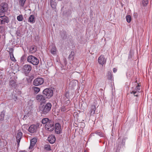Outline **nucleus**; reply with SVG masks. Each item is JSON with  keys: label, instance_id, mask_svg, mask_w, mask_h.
I'll return each mask as SVG.
<instances>
[{"label": "nucleus", "instance_id": "28", "mask_svg": "<svg viewBox=\"0 0 152 152\" xmlns=\"http://www.w3.org/2000/svg\"><path fill=\"white\" fill-rule=\"evenodd\" d=\"M23 17L22 15H19L17 17V19L19 21H22L23 20Z\"/></svg>", "mask_w": 152, "mask_h": 152}, {"label": "nucleus", "instance_id": "16", "mask_svg": "<svg viewBox=\"0 0 152 152\" xmlns=\"http://www.w3.org/2000/svg\"><path fill=\"white\" fill-rule=\"evenodd\" d=\"M37 140L36 138H34L31 140L30 146L29 147V149L32 148L34 146L37 142Z\"/></svg>", "mask_w": 152, "mask_h": 152}, {"label": "nucleus", "instance_id": "11", "mask_svg": "<svg viewBox=\"0 0 152 152\" xmlns=\"http://www.w3.org/2000/svg\"><path fill=\"white\" fill-rule=\"evenodd\" d=\"M55 131L57 134H60L61 131V129L60 125L59 123H56L55 125Z\"/></svg>", "mask_w": 152, "mask_h": 152}, {"label": "nucleus", "instance_id": "2", "mask_svg": "<svg viewBox=\"0 0 152 152\" xmlns=\"http://www.w3.org/2000/svg\"><path fill=\"white\" fill-rule=\"evenodd\" d=\"M27 61L28 62L35 65H37L39 62L38 59L31 55L27 57Z\"/></svg>", "mask_w": 152, "mask_h": 152}, {"label": "nucleus", "instance_id": "10", "mask_svg": "<svg viewBox=\"0 0 152 152\" xmlns=\"http://www.w3.org/2000/svg\"><path fill=\"white\" fill-rule=\"evenodd\" d=\"M36 99L38 102H39L41 103H43L45 102V97L41 94L37 95L36 97Z\"/></svg>", "mask_w": 152, "mask_h": 152}, {"label": "nucleus", "instance_id": "19", "mask_svg": "<svg viewBox=\"0 0 152 152\" xmlns=\"http://www.w3.org/2000/svg\"><path fill=\"white\" fill-rule=\"evenodd\" d=\"M37 49L35 46L31 47L29 49V52L31 53H34L37 51Z\"/></svg>", "mask_w": 152, "mask_h": 152}, {"label": "nucleus", "instance_id": "17", "mask_svg": "<svg viewBox=\"0 0 152 152\" xmlns=\"http://www.w3.org/2000/svg\"><path fill=\"white\" fill-rule=\"evenodd\" d=\"M56 140V138L54 135H51L48 138V141L51 144L54 143Z\"/></svg>", "mask_w": 152, "mask_h": 152}, {"label": "nucleus", "instance_id": "20", "mask_svg": "<svg viewBox=\"0 0 152 152\" xmlns=\"http://www.w3.org/2000/svg\"><path fill=\"white\" fill-rule=\"evenodd\" d=\"M50 4L52 8L55 9L56 8V4L55 2V0H51Z\"/></svg>", "mask_w": 152, "mask_h": 152}, {"label": "nucleus", "instance_id": "38", "mask_svg": "<svg viewBox=\"0 0 152 152\" xmlns=\"http://www.w3.org/2000/svg\"><path fill=\"white\" fill-rule=\"evenodd\" d=\"M70 102L69 100H67L65 102V104L66 105H68Z\"/></svg>", "mask_w": 152, "mask_h": 152}, {"label": "nucleus", "instance_id": "5", "mask_svg": "<svg viewBox=\"0 0 152 152\" xmlns=\"http://www.w3.org/2000/svg\"><path fill=\"white\" fill-rule=\"evenodd\" d=\"M8 9V4L6 3H2L0 7V16L3 15V13L7 11Z\"/></svg>", "mask_w": 152, "mask_h": 152}, {"label": "nucleus", "instance_id": "23", "mask_svg": "<svg viewBox=\"0 0 152 152\" xmlns=\"http://www.w3.org/2000/svg\"><path fill=\"white\" fill-rule=\"evenodd\" d=\"M50 120L47 118H43L42 121V123L43 124H47V123L49 122Z\"/></svg>", "mask_w": 152, "mask_h": 152}, {"label": "nucleus", "instance_id": "7", "mask_svg": "<svg viewBox=\"0 0 152 152\" xmlns=\"http://www.w3.org/2000/svg\"><path fill=\"white\" fill-rule=\"evenodd\" d=\"M44 83V80L42 78H37L35 79L33 82V85L36 86H38Z\"/></svg>", "mask_w": 152, "mask_h": 152}, {"label": "nucleus", "instance_id": "3", "mask_svg": "<svg viewBox=\"0 0 152 152\" xmlns=\"http://www.w3.org/2000/svg\"><path fill=\"white\" fill-rule=\"evenodd\" d=\"M45 129L48 131H52L54 129V123L51 120L47 123L45 124Z\"/></svg>", "mask_w": 152, "mask_h": 152}, {"label": "nucleus", "instance_id": "1", "mask_svg": "<svg viewBox=\"0 0 152 152\" xmlns=\"http://www.w3.org/2000/svg\"><path fill=\"white\" fill-rule=\"evenodd\" d=\"M51 106L52 105L50 103L40 106L39 111L42 115H44L46 114L50 110Z\"/></svg>", "mask_w": 152, "mask_h": 152}, {"label": "nucleus", "instance_id": "39", "mask_svg": "<svg viewBox=\"0 0 152 152\" xmlns=\"http://www.w3.org/2000/svg\"><path fill=\"white\" fill-rule=\"evenodd\" d=\"M117 71V69H116L115 68H113V72H114L115 73V72H116Z\"/></svg>", "mask_w": 152, "mask_h": 152}, {"label": "nucleus", "instance_id": "29", "mask_svg": "<svg viewBox=\"0 0 152 152\" xmlns=\"http://www.w3.org/2000/svg\"><path fill=\"white\" fill-rule=\"evenodd\" d=\"M148 4V0H143L142 1V4L144 6H146Z\"/></svg>", "mask_w": 152, "mask_h": 152}, {"label": "nucleus", "instance_id": "4", "mask_svg": "<svg viewBox=\"0 0 152 152\" xmlns=\"http://www.w3.org/2000/svg\"><path fill=\"white\" fill-rule=\"evenodd\" d=\"M39 126V124L37 123L36 124H33L31 125L29 127L28 131L31 133L36 132Z\"/></svg>", "mask_w": 152, "mask_h": 152}, {"label": "nucleus", "instance_id": "13", "mask_svg": "<svg viewBox=\"0 0 152 152\" xmlns=\"http://www.w3.org/2000/svg\"><path fill=\"white\" fill-rule=\"evenodd\" d=\"M31 69V67L30 65L26 64L24 65L23 68V71L28 73Z\"/></svg>", "mask_w": 152, "mask_h": 152}, {"label": "nucleus", "instance_id": "33", "mask_svg": "<svg viewBox=\"0 0 152 152\" xmlns=\"http://www.w3.org/2000/svg\"><path fill=\"white\" fill-rule=\"evenodd\" d=\"M65 96L67 98V99H68L69 98V93L68 91H66L65 94Z\"/></svg>", "mask_w": 152, "mask_h": 152}, {"label": "nucleus", "instance_id": "14", "mask_svg": "<svg viewBox=\"0 0 152 152\" xmlns=\"http://www.w3.org/2000/svg\"><path fill=\"white\" fill-rule=\"evenodd\" d=\"M50 50V51L51 53L53 55H55L56 54V48L55 46L52 45L49 47Z\"/></svg>", "mask_w": 152, "mask_h": 152}, {"label": "nucleus", "instance_id": "35", "mask_svg": "<svg viewBox=\"0 0 152 152\" xmlns=\"http://www.w3.org/2000/svg\"><path fill=\"white\" fill-rule=\"evenodd\" d=\"M61 110L63 112H65L66 111L67 109L65 106H63L61 107Z\"/></svg>", "mask_w": 152, "mask_h": 152}, {"label": "nucleus", "instance_id": "12", "mask_svg": "<svg viewBox=\"0 0 152 152\" xmlns=\"http://www.w3.org/2000/svg\"><path fill=\"white\" fill-rule=\"evenodd\" d=\"M98 61L99 64L102 65L106 63V59L103 55H101L98 58Z\"/></svg>", "mask_w": 152, "mask_h": 152}, {"label": "nucleus", "instance_id": "32", "mask_svg": "<svg viewBox=\"0 0 152 152\" xmlns=\"http://www.w3.org/2000/svg\"><path fill=\"white\" fill-rule=\"evenodd\" d=\"M96 134L97 135H99V136H100L101 137H104V134L101 131H97L96 132Z\"/></svg>", "mask_w": 152, "mask_h": 152}, {"label": "nucleus", "instance_id": "31", "mask_svg": "<svg viewBox=\"0 0 152 152\" xmlns=\"http://www.w3.org/2000/svg\"><path fill=\"white\" fill-rule=\"evenodd\" d=\"M45 148L48 151L50 150V145L48 144H46L45 146Z\"/></svg>", "mask_w": 152, "mask_h": 152}, {"label": "nucleus", "instance_id": "27", "mask_svg": "<svg viewBox=\"0 0 152 152\" xmlns=\"http://www.w3.org/2000/svg\"><path fill=\"white\" fill-rule=\"evenodd\" d=\"M4 115L5 114L4 112H1V115H0V120L1 121H2L4 120Z\"/></svg>", "mask_w": 152, "mask_h": 152}, {"label": "nucleus", "instance_id": "21", "mask_svg": "<svg viewBox=\"0 0 152 152\" xmlns=\"http://www.w3.org/2000/svg\"><path fill=\"white\" fill-rule=\"evenodd\" d=\"M75 54L74 52L71 51L70 53V54L68 58L70 60H72L74 59L73 56Z\"/></svg>", "mask_w": 152, "mask_h": 152}, {"label": "nucleus", "instance_id": "18", "mask_svg": "<svg viewBox=\"0 0 152 152\" xmlns=\"http://www.w3.org/2000/svg\"><path fill=\"white\" fill-rule=\"evenodd\" d=\"M28 22L31 23H34L35 22L34 16V15H31L29 17L28 19Z\"/></svg>", "mask_w": 152, "mask_h": 152}, {"label": "nucleus", "instance_id": "15", "mask_svg": "<svg viewBox=\"0 0 152 152\" xmlns=\"http://www.w3.org/2000/svg\"><path fill=\"white\" fill-rule=\"evenodd\" d=\"M22 136V133L20 132H18L16 136L17 142L18 145H19L20 140Z\"/></svg>", "mask_w": 152, "mask_h": 152}, {"label": "nucleus", "instance_id": "37", "mask_svg": "<svg viewBox=\"0 0 152 152\" xmlns=\"http://www.w3.org/2000/svg\"><path fill=\"white\" fill-rule=\"evenodd\" d=\"M4 30V28L2 26H0V31H3Z\"/></svg>", "mask_w": 152, "mask_h": 152}, {"label": "nucleus", "instance_id": "6", "mask_svg": "<svg viewBox=\"0 0 152 152\" xmlns=\"http://www.w3.org/2000/svg\"><path fill=\"white\" fill-rule=\"evenodd\" d=\"M43 94L47 96V98H49L53 96V91L50 88H47L45 89L43 91Z\"/></svg>", "mask_w": 152, "mask_h": 152}, {"label": "nucleus", "instance_id": "9", "mask_svg": "<svg viewBox=\"0 0 152 152\" xmlns=\"http://www.w3.org/2000/svg\"><path fill=\"white\" fill-rule=\"evenodd\" d=\"M140 89V86L138 84L137 86L136 87L135 89L131 91V94H133L134 96H138V94L139 93V91Z\"/></svg>", "mask_w": 152, "mask_h": 152}, {"label": "nucleus", "instance_id": "36", "mask_svg": "<svg viewBox=\"0 0 152 152\" xmlns=\"http://www.w3.org/2000/svg\"><path fill=\"white\" fill-rule=\"evenodd\" d=\"M9 50H8L9 53L10 54L13 53V50L12 48H10L8 49Z\"/></svg>", "mask_w": 152, "mask_h": 152}, {"label": "nucleus", "instance_id": "26", "mask_svg": "<svg viewBox=\"0 0 152 152\" xmlns=\"http://www.w3.org/2000/svg\"><path fill=\"white\" fill-rule=\"evenodd\" d=\"M96 109V107L94 105H92L91 107L92 110L91 112V114H94L95 113V110Z\"/></svg>", "mask_w": 152, "mask_h": 152}, {"label": "nucleus", "instance_id": "30", "mask_svg": "<svg viewBox=\"0 0 152 152\" xmlns=\"http://www.w3.org/2000/svg\"><path fill=\"white\" fill-rule=\"evenodd\" d=\"M126 20L127 22L129 23L130 22L131 18L130 15H127L126 16Z\"/></svg>", "mask_w": 152, "mask_h": 152}, {"label": "nucleus", "instance_id": "40", "mask_svg": "<svg viewBox=\"0 0 152 152\" xmlns=\"http://www.w3.org/2000/svg\"><path fill=\"white\" fill-rule=\"evenodd\" d=\"M20 152H26V151H21Z\"/></svg>", "mask_w": 152, "mask_h": 152}, {"label": "nucleus", "instance_id": "25", "mask_svg": "<svg viewBox=\"0 0 152 152\" xmlns=\"http://www.w3.org/2000/svg\"><path fill=\"white\" fill-rule=\"evenodd\" d=\"M107 77L108 79L109 80H112L113 77L112 76L111 72H109L107 75Z\"/></svg>", "mask_w": 152, "mask_h": 152}, {"label": "nucleus", "instance_id": "22", "mask_svg": "<svg viewBox=\"0 0 152 152\" xmlns=\"http://www.w3.org/2000/svg\"><path fill=\"white\" fill-rule=\"evenodd\" d=\"M32 89L34 91V92H35V93H37L40 91V88L37 87H32Z\"/></svg>", "mask_w": 152, "mask_h": 152}, {"label": "nucleus", "instance_id": "8", "mask_svg": "<svg viewBox=\"0 0 152 152\" xmlns=\"http://www.w3.org/2000/svg\"><path fill=\"white\" fill-rule=\"evenodd\" d=\"M9 22L8 18L5 15L0 16V24H4Z\"/></svg>", "mask_w": 152, "mask_h": 152}, {"label": "nucleus", "instance_id": "34", "mask_svg": "<svg viewBox=\"0 0 152 152\" xmlns=\"http://www.w3.org/2000/svg\"><path fill=\"white\" fill-rule=\"evenodd\" d=\"M10 58L11 60L12 61H15V58L14 57L13 53L11 54H10Z\"/></svg>", "mask_w": 152, "mask_h": 152}, {"label": "nucleus", "instance_id": "24", "mask_svg": "<svg viewBox=\"0 0 152 152\" xmlns=\"http://www.w3.org/2000/svg\"><path fill=\"white\" fill-rule=\"evenodd\" d=\"M26 0H19L18 2L19 5L21 6H23Z\"/></svg>", "mask_w": 152, "mask_h": 152}]
</instances>
